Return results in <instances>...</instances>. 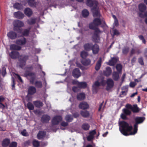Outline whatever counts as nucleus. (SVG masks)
Instances as JSON below:
<instances>
[{
	"instance_id": "nucleus-52",
	"label": "nucleus",
	"mask_w": 147,
	"mask_h": 147,
	"mask_svg": "<svg viewBox=\"0 0 147 147\" xmlns=\"http://www.w3.org/2000/svg\"><path fill=\"white\" fill-rule=\"evenodd\" d=\"M15 75L16 76V77L18 78L19 80L21 82H23V80L22 79V78H21V77L20 76L17 74H15Z\"/></svg>"
},
{
	"instance_id": "nucleus-23",
	"label": "nucleus",
	"mask_w": 147,
	"mask_h": 147,
	"mask_svg": "<svg viewBox=\"0 0 147 147\" xmlns=\"http://www.w3.org/2000/svg\"><path fill=\"white\" fill-rule=\"evenodd\" d=\"M92 45L91 43L86 44L84 46V47L85 50L87 51L90 50L92 48Z\"/></svg>"
},
{
	"instance_id": "nucleus-54",
	"label": "nucleus",
	"mask_w": 147,
	"mask_h": 147,
	"mask_svg": "<svg viewBox=\"0 0 147 147\" xmlns=\"http://www.w3.org/2000/svg\"><path fill=\"white\" fill-rule=\"evenodd\" d=\"M139 16L141 18H144L145 16H147V11H146L144 14H142L141 13H140L139 14Z\"/></svg>"
},
{
	"instance_id": "nucleus-25",
	"label": "nucleus",
	"mask_w": 147,
	"mask_h": 147,
	"mask_svg": "<svg viewBox=\"0 0 147 147\" xmlns=\"http://www.w3.org/2000/svg\"><path fill=\"white\" fill-rule=\"evenodd\" d=\"M37 18H31L28 20L27 22L28 24L29 25L33 24L36 22Z\"/></svg>"
},
{
	"instance_id": "nucleus-64",
	"label": "nucleus",
	"mask_w": 147,
	"mask_h": 147,
	"mask_svg": "<svg viewBox=\"0 0 147 147\" xmlns=\"http://www.w3.org/2000/svg\"><path fill=\"white\" fill-rule=\"evenodd\" d=\"M127 90H125L121 92V94L123 95H126V94L127 92Z\"/></svg>"
},
{
	"instance_id": "nucleus-44",
	"label": "nucleus",
	"mask_w": 147,
	"mask_h": 147,
	"mask_svg": "<svg viewBox=\"0 0 147 147\" xmlns=\"http://www.w3.org/2000/svg\"><path fill=\"white\" fill-rule=\"evenodd\" d=\"M88 55V53L85 51H82L81 53V56L83 58H85Z\"/></svg>"
},
{
	"instance_id": "nucleus-40",
	"label": "nucleus",
	"mask_w": 147,
	"mask_h": 147,
	"mask_svg": "<svg viewBox=\"0 0 147 147\" xmlns=\"http://www.w3.org/2000/svg\"><path fill=\"white\" fill-rule=\"evenodd\" d=\"M90 126L87 123H84L82 125V128L85 130H88Z\"/></svg>"
},
{
	"instance_id": "nucleus-57",
	"label": "nucleus",
	"mask_w": 147,
	"mask_h": 147,
	"mask_svg": "<svg viewBox=\"0 0 147 147\" xmlns=\"http://www.w3.org/2000/svg\"><path fill=\"white\" fill-rule=\"evenodd\" d=\"M21 134L22 135L24 136H27V133L25 130H24L21 132Z\"/></svg>"
},
{
	"instance_id": "nucleus-53",
	"label": "nucleus",
	"mask_w": 147,
	"mask_h": 147,
	"mask_svg": "<svg viewBox=\"0 0 147 147\" xmlns=\"http://www.w3.org/2000/svg\"><path fill=\"white\" fill-rule=\"evenodd\" d=\"M139 38L142 40V42L144 43H145V40L143 36L142 35H140L139 36Z\"/></svg>"
},
{
	"instance_id": "nucleus-13",
	"label": "nucleus",
	"mask_w": 147,
	"mask_h": 147,
	"mask_svg": "<svg viewBox=\"0 0 147 147\" xmlns=\"http://www.w3.org/2000/svg\"><path fill=\"white\" fill-rule=\"evenodd\" d=\"M96 134L95 130H94L90 131L89 135L87 137V140L88 141H90L93 139L94 135Z\"/></svg>"
},
{
	"instance_id": "nucleus-29",
	"label": "nucleus",
	"mask_w": 147,
	"mask_h": 147,
	"mask_svg": "<svg viewBox=\"0 0 147 147\" xmlns=\"http://www.w3.org/2000/svg\"><path fill=\"white\" fill-rule=\"evenodd\" d=\"M34 105L37 107L40 108L43 106L42 103L39 101L33 102Z\"/></svg>"
},
{
	"instance_id": "nucleus-51",
	"label": "nucleus",
	"mask_w": 147,
	"mask_h": 147,
	"mask_svg": "<svg viewBox=\"0 0 147 147\" xmlns=\"http://www.w3.org/2000/svg\"><path fill=\"white\" fill-rule=\"evenodd\" d=\"M12 89L14 90L15 89V83H14V78L12 77Z\"/></svg>"
},
{
	"instance_id": "nucleus-4",
	"label": "nucleus",
	"mask_w": 147,
	"mask_h": 147,
	"mask_svg": "<svg viewBox=\"0 0 147 147\" xmlns=\"http://www.w3.org/2000/svg\"><path fill=\"white\" fill-rule=\"evenodd\" d=\"M13 24L14 26V30L17 31L18 33H21L22 29L20 28L24 26V23L21 21L16 20L13 21Z\"/></svg>"
},
{
	"instance_id": "nucleus-61",
	"label": "nucleus",
	"mask_w": 147,
	"mask_h": 147,
	"mask_svg": "<svg viewBox=\"0 0 147 147\" xmlns=\"http://www.w3.org/2000/svg\"><path fill=\"white\" fill-rule=\"evenodd\" d=\"M132 106H131V105H130L129 104H127L126 105L125 107L128 109H130L131 110V109L132 108Z\"/></svg>"
},
{
	"instance_id": "nucleus-20",
	"label": "nucleus",
	"mask_w": 147,
	"mask_h": 147,
	"mask_svg": "<svg viewBox=\"0 0 147 147\" xmlns=\"http://www.w3.org/2000/svg\"><path fill=\"white\" fill-rule=\"evenodd\" d=\"M111 68L108 67H106V70L103 72V74L106 76H108L111 74Z\"/></svg>"
},
{
	"instance_id": "nucleus-46",
	"label": "nucleus",
	"mask_w": 147,
	"mask_h": 147,
	"mask_svg": "<svg viewBox=\"0 0 147 147\" xmlns=\"http://www.w3.org/2000/svg\"><path fill=\"white\" fill-rule=\"evenodd\" d=\"M33 144L34 146L38 147L39 145V142L37 140H34L33 141Z\"/></svg>"
},
{
	"instance_id": "nucleus-43",
	"label": "nucleus",
	"mask_w": 147,
	"mask_h": 147,
	"mask_svg": "<svg viewBox=\"0 0 147 147\" xmlns=\"http://www.w3.org/2000/svg\"><path fill=\"white\" fill-rule=\"evenodd\" d=\"M35 85L38 88H41L42 86V82L40 81H36L35 83Z\"/></svg>"
},
{
	"instance_id": "nucleus-19",
	"label": "nucleus",
	"mask_w": 147,
	"mask_h": 147,
	"mask_svg": "<svg viewBox=\"0 0 147 147\" xmlns=\"http://www.w3.org/2000/svg\"><path fill=\"white\" fill-rule=\"evenodd\" d=\"M117 59L115 57L111 58L109 61L107 63V64L109 65L112 66L114 65L117 62Z\"/></svg>"
},
{
	"instance_id": "nucleus-60",
	"label": "nucleus",
	"mask_w": 147,
	"mask_h": 147,
	"mask_svg": "<svg viewBox=\"0 0 147 147\" xmlns=\"http://www.w3.org/2000/svg\"><path fill=\"white\" fill-rule=\"evenodd\" d=\"M114 26H117L119 25V23L118 21V20H114Z\"/></svg>"
},
{
	"instance_id": "nucleus-27",
	"label": "nucleus",
	"mask_w": 147,
	"mask_h": 147,
	"mask_svg": "<svg viewBox=\"0 0 147 147\" xmlns=\"http://www.w3.org/2000/svg\"><path fill=\"white\" fill-rule=\"evenodd\" d=\"M45 135V133L43 131H40L38 134L37 136L38 139H41L43 138Z\"/></svg>"
},
{
	"instance_id": "nucleus-58",
	"label": "nucleus",
	"mask_w": 147,
	"mask_h": 147,
	"mask_svg": "<svg viewBox=\"0 0 147 147\" xmlns=\"http://www.w3.org/2000/svg\"><path fill=\"white\" fill-rule=\"evenodd\" d=\"M78 88L76 87H74L72 88V90L75 92H77L78 90Z\"/></svg>"
},
{
	"instance_id": "nucleus-16",
	"label": "nucleus",
	"mask_w": 147,
	"mask_h": 147,
	"mask_svg": "<svg viewBox=\"0 0 147 147\" xmlns=\"http://www.w3.org/2000/svg\"><path fill=\"white\" fill-rule=\"evenodd\" d=\"M7 36L9 38L13 39L16 38L17 34L15 32L11 31L7 33Z\"/></svg>"
},
{
	"instance_id": "nucleus-41",
	"label": "nucleus",
	"mask_w": 147,
	"mask_h": 147,
	"mask_svg": "<svg viewBox=\"0 0 147 147\" xmlns=\"http://www.w3.org/2000/svg\"><path fill=\"white\" fill-rule=\"evenodd\" d=\"M131 110L134 113H137L139 111V109L136 105H134L133 106Z\"/></svg>"
},
{
	"instance_id": "nucleus-17",
	"label": "nucleus",
	"mask_w": 147,
	"mask_h": 147,
	"mask_svg": "<svg viewBox=\"0 0 147 147\" xmlns=\"http://www.w3.org/2000/svg\"><path fill=\"white\" fill-rule=\"evenodd\" d=\"M27 2L28 5L32 7H35L38 3L34 0H28Z\"/></svg>"
},
{
	"instance_id": "nucleus-59",
	"label": "nucleus",
	"mask_w": 147,
	"mask_h": 147,
	"mask_svg": "<svg viewBox=\"0 0 147 147\" xmlns=\"http://www.w3.org/2000/svg\"><path fill=\"white\" fill-rule=\"evenodd\" d=\"M61 125L65 127L68 125V123L67 122H62L61 123Z\"/></svg>"
},
{
	"instance_id": "nucleus-37",
	"label": "nucleus",
	"mask_w": 147,
	"mask_h": 147,
	"mask_svg": "<svg viewBox=\"0 0 147 147\" xmlns=\"http://www.w3.org/2000/svg\"><path fill=\"white\" fill-rule=\"evenodd\" d=\"M82 14L84 17H86L89 15L88 11L86 9H84L82 11Z\"/></svg>"
},
{
	"instance_id": "nucleus-15",
	"label": "nucleus",
	"mask_w": 147,
	"mask_h": 147,
	"mask_svg": "<svg viewBox=\"0 0 147 147\" xmlns=\"http://www.w3.org/2000/svg\"><path fill=\"white\" fill-rule=\"evenodd\" d=\"M25 14L28 17L30 16L32 14V11L31 9L29 8H26L24 11Z\"/></svg>"
},
{
	"instance_id": "nucleus-36",
	"label": "nucleus",
	"mask_w": 147,
	"mask_h": 147,
	"mask_svg": "<svg viewBox=\"0 0 147 147\" xmlns=\"http://www.w3.org/2000/svg\"><path fill=\"white\" fill-rule=\"evenodd\" d=\"M113 78L115 80H117L119 78L118 73L115 72H113Z\"/></svg>"
},
{
	"instance_id": "nucleus-5",
	"label": "nucleus",
	"mask_w": 147,
	"mask_h": 147,
	"mask_svg": "<svg viewBox=\"0 0 147 147\" xmlns=\"http://www.w3.org/2000/svg\"><path fill=\"white\" fill-rule=\"evenodd\" d=\"M105 84L103 78H101L100 79L95 82L93 85V92L94 93H96L97 92L98 86L100 85L104 86Z\"/></svg>"
},
{
	"instance_id": "nucleus-6",
	"label": "nucleus",
	"mask_w": 147,
	"mask_h": 147,
	"mask_svg": "<svg viewBox=\"0 0 147 147\" xmlns=\"http://www.w3.org/2000/svg\"><path fill=\"white\" fill-rule=\"evenodd\" d=\"M24 76L29 80L31 83L32 84L34 83L36 78V75L34 73L30 71H27L25 72Z\"/></svg>"
},
{
	"instance_id": "nucleus-7",
	"label": "nucleus",
	"mask_w": 147,
	"mask_h": 147,
	"mask_svg": "<svg viewBox=\"0 0 147 147\" xmlns=\"http://www.w3.org/2000/svg\"><path fill=\"white\" fill-rule=\"evenodd\" d=\"M62 120V117L59 116H55L52 120V122L53 125H57Z\"/></svg>"
},
{
	"instance_id": "nucleus-14",
	"label": "nucleus",
	"mask_w": 147,
	"mask_h": 147,
	"mask_svg": "<svg viewBox=\"0 0 147 147\" xmlns=\"http://www.w3.org/2000/svg\"><path fill=\"white\" fill-rule=\"evenodd\" d=\"M79 107L80 108L84 109L88 108L89 105L86 102H83L79 104Z\"/></svg>"
},
{
	"instance_id": "nucleus-1",
	"label": "nucleus",
	"mask_w": 147,
	"mask_h": 147,
	"mask_svg": "<svg viewBox=\"0 0 147 147\" xmlns=\"http://www.w3.org/2000/svg\"><path fill=\"white\" fill-rule=\"evenodd\" d=\"M87 5L90 7H93L92 10L93 12V16L94 17H97L98 18H95L93 20V23L90 24V28L94 30L95 32L92 36V40L96 42H98L100 41V38L98 34L101 32L96 27L100 25L101 23H105L104 20L100 18V14L97 7V3L94 1L92 0H87L86 2Z\"/></svg>"
},
{
	"instance_id": "nucleus-33",
	"label": "nucleus",
	"mask_w": 147,
	"mask_h": 147,
	"mask_svg": "<svg viewBox=\"0 0 147 147\" xmlns=\"http://www.w3.org/2000/svg\"><path fill=\"white\" fill-rule=\"evenodd\" d=\"M10 143V140L8 139L4 140L2 142V145L3 146H6L9 144Z\"/></svg>"
},
{
	"instance_id": "nucleus-55",
	"label": "nucleus",
	"mask_w": 147,
	"mask_h": 147,
	"mask_svg": "<svg viewBox=\"0 0 147 147\" xmlns=\"http://www.w3.org/2000/svg\"><path fill=\"white\" fill-rule=\"evenodd\" d=\"M126 115L124 113L121 114V118L124 119H126L127 118Z\"/></svg>"
},
{
	"instance_id": "nucleus-42",
	"label": "nucleus",
	"mask_w": 147,
	"mask_h": 147,
	"mask_svg": "<svg viewBox=\"0 0 147 147\" xmlns=\"http://www.w3.org/2000/svg\"><path fill=\"white\" fill-rule=\"evenodd\" d=\"M123 113L126 115H129L131 114V112L129 109H124L123 110Z\"/></svg>"
},
{
	"instance_id": "nucleus-21",
	"label": "nucleus",
	"mask_w": 147,
	"mask_h": 147,
	"mask_svg": "<svg viewBox=\"0 0 147 147\" xmlns=\"http://www.w3.org/2000/svg\"><path fill=\"white\" fill-rule=\"evenodd\" d=\"M93 53L96 54L98 53L99 50V47L97 44H95L92 48Z\"/></svg>"
},
{
	"instance_id": "nucleus-3",
	"label": "nucleus",
	"mask_w": 147,
	"mask_h": 147,
	"mask_svg": "<svg viewBox=\"0 0 147 147\" xmlns=\"http://www.w3.org/2000/svg\"><path fill=\"white\" fill-rule=\"evenodd\" d=\"M11 58L15 59L18 58L19 59V65L20 67L23 68V66L26 64V61L28 59V56L27 55H22L20 56L18 52L13 51L9 54Z\"/></svg>"
},
{
	"instance_id": "nucleus-49",
	"label": "nucleus",
	"mask_w": 147,
	"mask_h": 147,
	"mask_svg": "<svg viewBox=\"0 0 147 147\" xmlns=\"http://www.w3.org/2000/svg\"><path fill=\"white\" fill-rule=\"evenodd\" d=\"M138 61L140 64L141 65H144V62L143 59L142 57H140L138 59Z\"/></svg>"
},
{
	"instance_id": "nucleus-8",
	"label": "nucleus",
	"mask_w": 147,
	"mask_h": 147,
	"mask_svg": "<svg viewBox=\"0 0 147 147\" xmlns=\"http://www.w3.org/2000/svg\"><path fill=\"white\" fill-rule=\"evenodd\" d=\"M72 83L74 84L78 85V87L80 88H85L86 87L87 85L86 83L85 82H79L76 80H73Z\"/></svg>"
},
{
	"instance_id": "nucleus-12",
	"label": "nucleus",
	"mask_w": 147,
	"mask_h": 147,
	"mask_svg": "<svg viewBox=\"0 0 147 147\" xmlns=\"http://www.w3.org/2000/svg\"><path fill=\"white\" fill-rule=\"evenodd\" d=\"M28 94L33 95L36 92V89L35 87L32 86H30L28 89Z\"/></svg>"
},
{
	"instance_id": "nucleus-56",
	"label": "nucleus",
	"mask_w": 147,
	"mask_h": 147,
	"mask_svg": "<svg viewBox=\"0 0 147 147\" xmlns=\"http://www.w3.org/2000/svg\"><path fill=\"white\" fill-rule=\"evenodd\" d=\"M136 83L134 82H130L129 85L131 87H134L136 85Z\"/></svg>"
},
{
	"instance_id": "nucleus-2",
	"label": "nucleus",
	"mask_w": 147,
	"mask_h": 147,
	"mask_svg": "<svg viewBox=\"0 0 147 147\" xmlns=\"http://www.w3.org/2000/svg\"><path fill=\"white\" fill-rule=\"evenodd\" d=\"M145 117H137L135 118L136 122L134 125L133 131L132 126L125 121H123L119 123V129L121 133L125 136L134 135L136 134L138 130V124L142 123L145 120Z\"/></svg>"
},
{
	"instance_id": "nucleus-11",
	"label": "nucleus",
	"mask_w": 147,
	"mask_h": 147,
	"mask_svg": "<svg viewBox=\"0 0 147 147\" xmlns=\"http://www.w3.org/2000/svg\"><path fill=\"white\" fill-rule=\"evenodd\" d=\"M13 15L15 18L19 19H22L24 16V14L19 11L14 12Z\"/></svg>"
},
{
	"instance_id": "nucleus-24",
	"label": "nucleus",
	"mask_w": 147,
	"mask_h": 147,
	"mask_svg": "<svg viewBox=\"0 0 147 147\" xmlns=\"http://www.w3.org/2000/svg\"><path fill=\"white\" fill-rule=\"evenodd\" d=\"M139 9L141 12H144L146 9V7L144 3H141L138 6Z\"/></svg>"
},
{
	"instance_id": "nucleus-10",
	"label": "nucleus",
	"mask_w": 147,
	"mask_h": 147,
	"mask_svg": "<svg viewBox=\"0 0 147 147\" xmlns=\"http://www.w3.org/2000/svg\"><path fill=\"white\" fill-rule=\"evenodd\" d=\"M73 76L75 78H78L81 76V73L78 68H76L74 69L72 72Z\"/></svg>"
},
{
	"instance_id": "nucleus-63",
	"label": "nucleus",
	"mask_w": 147,
	"mask_h": 147,
	"mask_svg": "<svg viewBox=\"0 0 147 147\" xmlns=\"http://www.w3.org/2000/svg\"><path fill=\"white\" fill-rule=\"evenodd\" d=\"M2 75L4 77L5 75L6 74V73L5 70H4L2 71Z\"/></svg>"
},
{
	"instance_id": "nucleus-22",
	"label": "nucleus",
	"mask_w": 147,
	"mask_h": 147,
	"mask_svg": "<svg viewBox=\"0 0 147 147\" xmlns=\"http://www.w3.org/2000/svg\"><path fill=\"white\" fill-rule=\"evenodd\" d=\"M50 119V117L49 116L47 115H44L42 117L41 120L43 122H47L49 121Z\"/></svg>"
},
{
	"instance_id": "nucleus-38",
	"label": "nucleus",
	"mask_w": 147,
	"mask_h": 147,
	"mask_svg": "<svg viewBox=\"0 0 147 147\" xmlns=\"http://www.w3.org/2000/svg\"><path fill=\"white\" fill-rule=\"evenodd\" d=\"M81 114L82 116L85 117H88L89 115V113L87 111H82Z\"/></svg>"
},
{
	"instance_id": "nucleus-28",
	"label": "nucleus",
	"mask_w": 147,
	"mask_h": 147,
	"mask_svg": "<svg viewBox=\"0 0 147 147\" xmlns=\"http://www.w3.org/2000/svg\"><path fill=\"white\" fill-rule=\"evenodd\" d=\"M101 58H100L98 61L95 67V69L96 70H98L100 68L101 65Z\"/></svg>"
},
{
	"instance_id": "nucleus-39",
	"label": "nucleus",
	"mask_w": 147,
	"mask_h": 147,
	"mask_svg": "<svg viewBox=\"0 0 147 147\" xmlns=\"http://www.w3.org/2000/svg\"><path fill=\"white\" fill-rule=\"evenodd\" d=\"M28 108L30 110H32L34 109V107L32 104L30 102H29L27 104Z\"/></svg>"
},
{
	"instance_id": "nucleus-9",
	"label": "nucleus",
	"mask_w": 147,
	"mask_h": 147,
	"mask_svg": "<svg viewBox=\"0 0 147 147\" xmlns=\"http://www.w3.org/2000/svg\"><path fill=\"white\" fill-rule=\"evenodd\" d=\"M107 90H109L112 88L114 85L113 81V80L111 78H108L107 79Z\"/></svg>"
},
{
	"instance_id": "nucleus-18",
	"label": "nucleus",
	"mask_w": 147,
	"mask_h": 147,
	"mask_svg": "<svg viewBox=\"0 0 147 147\" xmlns=\"http://www.w3.org/2000/svg\"><path fill=\"white\" fill-rule=\"evenodd\" d=\"M26 42V39L24 38H22L21 39L17 40L16 43L18 45H24Z\"/></svg>"
},
{
	"instance_id": "nucleus-45",
	"label": "nucleus",
	"mask_w": 147,
	"mask_h": 147,
	"mask_svg": "<svg viewBox=\"0 0 147 147\" xmlns=\"http://www.w3.org/2000/svg\"><path fill=\"white\" fill-rule=\"evenodd\" d=\"M129 51V48L128 47H125L123 48L122 50V52L123 54H127Z\"/></svg>"
},
{
	"instance_id": "nucleus-31",
	"label": "nucleus",
	"mask_w": 147,
	"mask_h": 147,
	"mask_svg": "<svg viewBox=\"0 0 147 147\" xmlns=\"http://www.w3.org/2000/svg\"><path fill=\"white\" fill-rule=\"evenodd\" d=\"M81 62L84 65L87 66L90 64L91 61L89 59H87L82 60Z\"/></svg>"
},
{
	"instance_id": "nucleus-26",
	"label": "nucleus",
	"mask_w": 147,
	"mask_h": 147,
	"mask_svg": "<svg viewBox=\"0 0 147 147\" xmlns=\"http://www.w3.org/2000/svg\"><path fill=\"white\" fill-rule=\"evenodd\" d=\"M10 49L11 50H20L21 49L20 46L16 45L13 44L10 46Z\"/></svg>"
},
{
	"instance_id": "nucleus-30",
	"label": "nucleus",
	"mask_w": 147,
	"mask_h": 147,
	"mask_svg": "<svg viewBox=\"0 0 147 147\" xmlns=\"http://www.w3.org/2000/svg\"><path fill=\"white\" fill-rule=\"evenodd\" d=\"M30 29H25L24 30L23 32H22H22L21 33H19L21 34L22 36H27L29 34Z\"/></svg>"
},
{
	"instance_id": "nucleus-32",
	"label": "nucleus",
	"mask_w": 147,
	"mask_h": 147,
	"mask_svg": "<svg viewBox=\"0 0 147 147\" xmlns=\"http://www.w3.org/2000/svg\"><path fill=\"white\" fill-rule=\"evenodd\" d=\"M85 97V94L84 93L78 94L77 96V98L79 100L84 99Z\"/></svg>"
},
{
	"instance_id": "nucleus-47",
	"label": "nucleus",
	"mask_w": 147,
	"mask_h": 147,
	"mask_svg": "<svg viewBox=\"0 0 147 147\" xmlns=\"http://www.w3.org/2000/svg\"><path fill=\"white\" fill-rule=\"evenodd\" d=\"M116 68L117 70L119 72H120L122 69V66L120 64H118L116 66Z\"/></svg>"
},
{
	"instance_id": "nucleus-34",
	"label": "nucleus",
	"mask_w": 147,
	"mask_h": 147,
	"mask_svg": "<svg viewBox=\"0 0 147 147\" xmlns=\"http://www.w3.org/2000/svg\"><path fill=\"white\" fill-rule=\"evenodd\" d=\"M65 119L66 121L68 122L71 121L73 119V116L71 115H66L65 117Z\"/></svg>"
},
{
	"instance_id": "nucleus-35",
	"label": "nucleus",
	"mask_w": 147,
	"mask_h": 147,
	"mask_svg": "<svg viewBox=\"0 0 147 147\" xmlns=\"http://www.w3.org/2000/svg\"><path fill=\"white\" fill-rule=\"evenodd\" d=\"M14 8L18 9H21L22 8V6L21 4L16 3L13 5Z\"/></svg>"
},
{
	"instance_id": "nucleus-62",
	"label": "nucleus",
	"mask_w": 147,
	"mask_h": 147,
	"mask_svg": "<svg viewBox=\"0 0 147 147\" xmlns=\"http://www.w3.org/2000/svg\"><path fill=\"white\" fill-rule=\"evenodd\" d=\"M136 58L135 57H134L131 60V63L132 64L134 63L136 61Z\"/></svg>"
},
{
	"instance_id": "nucleus-50",
	"label": "nucleus",
	"mask_w": 147,
	"mask_h": 147,
	"mask_svg": "<svg viewBox=\"0 0 147 147\" xmlns=\"http://www.w3.org/2000/svg\"><path fill=\"white\" fill-rule=\"evenodd\" d=\"M113 36H114L115 35H117L119 34V32L116 29H114L113 30Z\"/></svg>"
},
{
	"instance_id": "nucleus-48",
	"label": "nucleus",
	"mask_w": 147,
	"mask_h": 147,
	"mask_svg": "<svg viewBox=\"0 0 147 147\" xmlns=\"http://www.w3.org/2000/svg\"><path fill=\"white\" fill-rule=\"evenodd\" d=\"M17 146V143L15 142H12L9 145V147H16Z\"/></svg>"
}]
</instances>
